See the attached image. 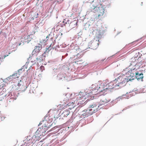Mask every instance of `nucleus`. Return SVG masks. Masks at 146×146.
Returning a JSON list of instances; mask_svg holds the SVG:
<instances>
[{
    "label": "nucleus",
    "mask_w": 146,
    "mask_h": 146,
    "mask_svg": "<svg viewBox=\"0 0 146 146\" xmlns=\"http://www.w3.org/2000/svg\"><path fill=\"white\" fill-rule=\"evenodd\" d=\"M119 83L115 84L112 82H110L107 84L106 83H102L101 84L98 83L93 84L92 86V88L93 90L94 94H97V92L100 93L103 91H106L108 89H112L117 86L121 87L125 85L126 83L128 82V79L123 78L121 76H120L117 79Z\"/></svg>",
    "instance_id": "f257e3e1"
},
{
    "label": "nucleus",
    "mask_w": 146,
    "mask_h": 146,
    "mask_svg": "<svg viewBox=\"0 0 146 146\" xmlns=\"http://www.w3.org/2000/svg\"><path fill=\"white\" fill-rule=\"evenodd\" d=\"M90 9L91 11L97 13L98 17L103 15L105 12L102 4L98 2L93 1L90 4Z\"/></svg>",
    "instance_id": "f03ea898"
},
{
    "label": "nucleus",
    "mask_w": 146,
    "mask_h": 146,
    "mask_svg": "<svg viewBox=\"0 0 146 146\" xmlns=\"http://www.w3.org/2000/svg\"><path fill=\"white\" fill-rule=\"evenodd\" d=\"M93 90L92 87L91 88V92H86L85 93H81L78 95L79 97L77 98L78 101V103L80 104H83L86 100V99L88 98L91 96L92 95H96V94H94Z\"/></svg>",
    "instance_id": "7ed1b4c3"
},
{
    "label": "nucleus",
    "mask_w": 146,
    "mask_h": 146,
    "mask_svg": "<svg viewBox=\"0 0 146 146\" xmlns=\"http://www.w3.org/2000/svg\"><path fill=\"white\" fill-rule=\"evenodd\" d=\"M48 128V127L46 126V124H44L41 127L37 129L36 133V135L38 134H40V136H41V135H44L46 134V132Z\"/></svg>",
    "instance_id": "20e7f679"
},
{
    "label": "nucleus",
    "mask_w": 146,
    "mask_h": 146,
    "mask_svg": "<svg viewBox=\"0 0 146 146\" xmlns=\"http://www.w3.org/2000/svg\"><path fill=\"white\" fill-rule=\"evenodd\" d=\"M100 105L98 102L96 103H94L93 104L90 106L89 108L92 112V114L98 111L99 110V106Z\"/></svg>",
    "instance_id": "39448f33"
},
{
    "label": "nucleus",
    "mask_w": 146,
    "mask_h": 146,
    "mask_svg": "<svg viewBox=\"0 0 146 146\" xmlns=\"http://www.w3.org/2000/svg\"><path fill=\"white\" fill-rule=\"evenodd\" d=\"M100 99V101L98 102L100 106L104 105L110 101L108 97L104 95L101 96Z\"/></svg>",
    "instance_id": "423d86ee"
},
{
    "label": "nucleus",
    "mask_w": 146,
    "mask_h": 146,
    "mask_svg": "<svg viewBox=\"0 0 146 146\" xmlns=\"http://www.w3.org/2000/svg\"><path fill=\"white\" fill-rule=\"evenodd\" d=\"M82 115L84 117H87L92 114V112H91L89 108L84 110L82 111Z\"/></svg>",
    "instance_id": "0eeeda50"
},
{
    "label": "nucleus",
    "mask_w": 146,
    "mask_h": 146,
    "mask_svg": "<svg viewBox=\"0 0 146 146\" xmlns=\"http://www.w3.org/2000/svg\"><path fill=\"white\" fill-rule=\"evenodd\" d=\"M135 77L139 81H143V76L142 73H139L138 72H135Z\"/></svg>",
    "instance_id": "6e6552de"
},
{
    "label": "nucleus",
    "mask_w": 146,
    "mask_h": 146,
    "mask_svg": "<svg viewBox=\"0 0 146 146\" xmlns=\"http://www.w3.org/2000/svg\"><path fill=\"white\" fill-rule=\"evenodd\" d=\"M18 74L17 73L14 74H13L11 76H10L9 77L7 78L8 80H14L17 78H18L19 76H18Z\"/></svg>",
    "instance_id": "1a4fd4ad"
},
{
    "label": "nucleus",
    "mask_w": 146,
    "mask_h": 146,
    "mask_svg": "<svg viewBox=\"0 0 146 146\" xmlns=\"http://www.w3.org/2000/svg\"><path fill=\"white\" fill-rule=\"evenodd\" d=\"M77 22L74 21L71 22L69 24V26L72 29L76 27L77 25Z\"/></svg>",
    "instance_id": "9d476101"
},
{
    "label": "nucleus",
    "mask_w": 146,
    "mask_h": 146,
    "mask_svg": "<svg viewBox=\"0 0 146 146\" xmlns=\"http://www.w3.org/2000/svg\"><path fill=\"white\" fill-rule=\"evenodd\" d=\"M70 113V111L68 110H65L62 113V115L64 117H67Z\"/></svg>",
    "instance_id": "9b49d317"
},
{
    "label": "nucleus",
    "mask_w": 146,
    "mask_h": 146,
    "mask_svg": "<svg viewBox=\"0 0 146 146\" xmlns=\"http://www.w3.org/2000/svg\"><path fill=\"white\" fill-rule=\"evenodd\" d=\"M42 48V47L41 45H39L38 46H36L35 48L34 49L33 51H35V52H38Z\"/></svg>",
    "instance_id": "f8f14e48"
},
{
    "label": "nucleus",
    "mask_w": 146,
    "mask_h": 146,
    "mask_svg": "<svg viewBox=\"0 0 146 146\" xmlns=\"http://www.w3.org/2000/svg\"><path fill=\"white\" fill-rule=\"evenodd\" d=\"M43 56L42 55H40L39 56L36 58V62L38 63L39 62H40L42 61L43 60Z\"/></svg>",
    "instance_id": "ddd939ff"
},
{
    "label": "nucleus",
    "mask_w": 146,
    "mask_h": 146,
    "mask_svg": "<svg viewBox=\"0 0 146 146\" xmlns=\"http://www.w3.org/2000/svg\"><path fill=\"white\" fill-rule=\"evenodd\" d=\"M126 73H127L128 75H129L128 77L130 76L132 78L135 76V74L132 72V70H129Z\"/></svg>",
    "instance_id": "4468645a"
},
{
    "label": "nucleus",
    "mask_w": 146,
    "mask_h": 146,
    "mask_svg": "<svg viewBox=\"0 0 146 146\" xmlns=\"http://www.w3.org/2000/svg\"><path fill=\"white\" fill-rule=\"evenodd\" d=\"M102 33L100 30L97 29L96 33V36L97 37L99 38L102 35Z\"/></svg>",
    "instance_id": "2eb2a0df"
},
{
    "label": "nucleus",
    "mask_w": 146,
    "mask_h": 146,
    "mask_svg": "<svg viewBox=\"0 0 146 146\" xmlns=\"http://www.w3.org/2000/svg\"><path fill=\"white\" fill-rule=\"evenodd\" d=\"M66 96V97L68 98V100L69 101L72 100L74 98V96H73L72 94H67Z\"/></svg>",
    "instance_id": "dca6fc26"
},
{
    "label": "nucleus",
    "mask_w": 146,
    "mask_h": 146,
    "mask_svg": "<svg viewBox=\"0 0 146 146\" xmlns=\"http://www.w3.org/2000/svg\"><path fill=\"white\" fill-rule=\"evenodd\" d=\"M27 88L24 85H22L20 86V90L22 92L24 91Z\"/></svg>",
    "instance_id": "f3484780"
},
{
    "label": "nucleus",
    "mask_w": 146,
    "mask_h": 146,
    "mask_svg": "<svg viewBox=\"0 0 146 146\" xmlns=\"http://www.w3.org/2000/svg\"><path fill=\"white\" fill-rule=\"evenodd\" d=\"M75 102H72V103H69L67 104L68 106H72V108H69L70 109H72V108H74L75 106V105L74 104Z\"/></svg>",
    "instance_id": "a211bd4d"
},
{
    "label": "nucleus",
    "mask_w": 146,
    "mask_h": 146,
    "mask_svg": "<svg viewBox=\"0 0 146 146\" xmlns=\"http://www.w3.org/2000/svg\"><path fill=\"white\" fill-rule=\"evenodd\" d=\"M29 38V36L28 35H25L22 38L24 40L23 41H25V42H27L28 41V39Z\"/></svg>",
    "instance_id": "6ab92c4d"
},
{
    "label": "nucleus",
    "mask_w": 146,
    "mask_h": 146,
    "mask_svg": "<svg viewBox=\"0 0 146 146\" xmlns=\"http://www.w3.org/2000/svg\"><path fill=\"white\" fill-rule=\"evenodd\" d=\"M50 46L49 47H48V48H46L45 49V50L44 52V53H46V52H48L51 49V48H50Z\"/></svg>",
    "instance_id": "aec40b11"
},
{
    "label": "nucleus",
    "mask_w": 146,
    "mask_h": 146,
    "mask_svg": "<svg viewBox=\"0 0 146 146\" xmlns=\"http://www.w3.org/2000/svg\"><path fill=\"white\" fill-rule=\"evenodd\" d=\"M65 22V24H70V23H71L70 22V20L68 19H64L63 22L64 23Z\"/></svg>",
    "instance_id": "412c9836"
},
{
    "label": "nucleus",
    "mask_w": 146,
    "mask_h": 146,
    "mask_svg": "<svg viewBox=\"0 0 146 146\" xmlns=\"http://www.w3.org/2000/svg\"><path fill=\"white\" fill-rule=\"evenodd\" d=\"M129 69H128L127 68H126L123 70V72H125V73H126V74H128L126 73H127L128 71L129 70Z\"/></svg>",
    "instance_id": "4be33fe9"
},
{
    "label": "nucleus",
    "mask_w": 146,
    "mask_h": 146,
    "mask_svg": "<svg viewBox=\"0 0 146 146\" xmlns=\"http://www.w3.org/2000/svg\"><path fill=\"white\" fill-rule=\"evenodd\" d=\"M40 70H41V71L42 72L43 70H44V66H41L40 67Z\"/></svg>",
    "instance_id": "5701e85b"
},
{
    "label": "nucleus",
    "mask_w": 146,
    "mask_h": 146,
    "mask_svg": "<svg viewBox=\"0 0 146 146\" xmlns=\"http://www.w3.org/2000/svg\"><path fill=\"white\" fill-rule=\"evenodd\" d=\"M8 56V55H7H7H5L4 56V58H5V57H6L7 56Z\"/></svg>",
    "instance_id": "b1692460"
},
{
    "label": "nucleus",
    "mask_w": 146,
    "mask_h": 146,
    "mask_svg": "<svg viewBox=\"0 0 146 146\" xmlns=\"http://www.w3.org/2000/svg\"><path fill=\"white\" fill-rule=\"evenodd\" d=\"M33 57H32L31 58V59L32 60L33 59Z\"/></svg>",
    "instance_id": "393cba45"
},
{
    "label": "nucleus",
    "mask_w": 146,
    "mask_h": 146,
    "mask_svg": "<svg viewBox=\"0 0 146 146\" xmlns=\"http://www.w3.org/2000/svg\"><path fill=\"white\" fill-rule=\"evenodd\" d=\"M131 80V78H129V81H130V80Z\"/></svg>",
    "instance_id": "a878e982"
},
{
    "label": "nucleus",
    "mask_w": 146,
    "mask_h": 146,
    "mask_svg": "<svg viewBox=\"0 0 146 146\" xmlns=\"http://www.w3.org/2000/svg\"><path fill=\"white\" fill-rule=\"evenodd\" d=\"M35 137H36V135H35Z\"/></svg>",
    "instance_id": "bb28decb"
},
{
    "label": "nucleus",
    "mask_w": 146,
    "mask_h": 146,
    "mask_svg": "<svg viewBox=\"0 0 146 146\" xmlns=\"http://www.w3.org/2000/svg\"><path fill=\"white\" fill-rule=\"evenodd\" d=\"M39 137V135H38V137Z\"/></svg>",
    "instance_id": "cd10ccee"
}]
</instances>
